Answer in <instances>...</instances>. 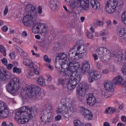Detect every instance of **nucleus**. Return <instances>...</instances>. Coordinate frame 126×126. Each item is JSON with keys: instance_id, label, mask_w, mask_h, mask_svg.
I'll list each match as a JSON object with an SVG mask.
<instances>
[{"instance_id": "obj_23", "label": "nucleus", "mask_w": 126, "mask_h": 126, "mask_svg": "<svg viewBox=\"0 0 126 126\" xmlns=\"http://www.w3.org/2000/svg\"><path fill=\"white\" fill-rule=\"evenodd\" d=\"M23 63L28 67L30 68H34L33 62L30 59L25 58L23 59Z\"/></svg>"}, {"instance_id": "obj_4", "label": "nucleus", "mask_w": 126, "mask_h": 126, "mask_svg": "<svg viewBox=\"0 0 126 126\" xmlns=\"http://www.w3.org/2000/svg\"><path fill=\"white\" fill-rule=\"evenodd\" d=\"M117 31L120 37L121 41L123 44L126 43V30L121 26L117 27Z\"/></svg>"}, {"instance_id": "obj_6", "label": "nucleus", "mask_w": 126, "mask_h": 126, "mask_svg": "<svg viewBox=\"0 0 126 126\" xmlns=\"http://www.w3.org/2000/svg\"><path fill=\"white\" fill-rule=\"evenodd\" d=\"M88 75L90 77L88 78V80L90 82H93V79L97 80L100 79L101 77V75L99 72L93 69L91 70L88 72Z\"/></svg>"}, {"instance_id": "obj_60", "label": "nucleus", "mask_w": 126, "mask_h": 126, "mask_svg": "<svg viewBox=\"0 0 126 126\" xmlns=\"http://www.w3.org/2000/svg\"><path fill=\"white\" fill-rule=\"evenodd\" d=\"M96 23L97 25L100 27H101L103 25L104 22L99 20H97L96 22Z\"/></svg>"}, {"instance_id": "obj_18", "label": "nucleus", "mask_w": 126, "mask_h": 126, "mask_svg": "<svg viewBox=\"0 0 126 126\" xmlns=\"http://www.w3.org/2000/svg\"><path fill=\"white\" fill-rule=\"evenodd\" d=\"M34 97L35 100H37L40 97V88L38 86L34 85Z\"/></svg>"}, {"instance_id": "obj_52", "label": "nucleus", "mask_w": 126, "mask_h": 126, "mask_svg": "<svg viewBox=\"0 0 126 126\" xmlns=\"http://www.w3.org/2000/svg\"><path fill=\"white\" fill-rule=\"evenodd\" d=\"M7 125H10L11 126H13V124L11 122L9 121L3 122L1 124V126H7Z\"/></svg>"}, {"instance_id": "obj_58", "label": "nucleus", "mask_w": 126, "mask_h": 126, "mask_svg": "<svg viewBox=\"0 0 126 126\" xmlns=\"http://www.w3.org/2000/svg\"><path fill=\"white\" fill-rule=\"evenodd\" d=\"M56 36V34L55 32L54 31H51L50 32V37L51 38L52 40L54 39V37Z\"/></svg>"}, {"instance_id": "obj_16", "label": "nucleus", "mask_w": 126, "mask_h": 126, "mask_svg": "<svg viewBox=\"0 0 126 126\" xmlns=\"http://www.w3.org/2000/svg\"><path fill=\"white\" fill-rule=\"evenodd\" d=\"M74 47L70 49L68 52V55L69 58L72 60L79 59L76 51L75 50Z\"/></svg>"}, {"instance_id": "obj_51", "label": "nucleus", "mask_w": 126, "mask_h": 126, "mask_svg": "<svg viewBox=\"0 0 126 126\" xmlns=\"http://www.w3.org/2000/svg\"><path fill=\"white\" fill-rule=\"evenodd\" d=\"M44 113L43 112H42L41 113V114L42 115L43 114H44ZM49 116L48 117H48H46L44 115L43 116V115H42L41 116V117H40V118L41 119H42L41 121H42L44 123L46 121H45V120L47 119H49L50 118V117L51 116Z\"/></svg>"}, {"instance_id": "obj_27", "label": "nucleus", "mask_w": 126, "mask_h": 126, "mask_svg": "<svg viewBox=\"0 0 126 126\" xmlns=\"http://www.w3.org/2000/svg\"><path fill=\"white\" fill-rule=\"evenodd\" d=\"M24 114H22L20 112V111H19L17 110L16 112L15 119V120L18 123V122L19 121V120L21 119L23 116H24Z\"/></svg>"}, {"instance_id": "obj_21", "label": "nucleus", "mask_w": 126, "mask_h": 126, "mask_svg": "<svg viewBox=\"0 0 126 126\" xmlns=\"http://www.w3.org/2000/svg\"><path fill=\"white\" fill-rule=\"evenodd\" d=\"M89 1L88 0H81L80 6L83 10H88L89 8Z\"/></svg>"}, {"instance_id": "obj_11", "label": "nucleus", "mask_w": 126, "mask_h": 126, "mask_svg": "<svg viewBox=\"0 0 126 126\" xmlns=\"http://www.w3.org/2000/svg\"><path fill=\"white\" fill-rule=\"evenodd\" d=\"M36 20H34L33 22L32 25V31L34 33H38L40 32V29L41 27L43 28L44 25L40 23H35Z\"/></svg>"}, {"instance_id": "obj_10", "label": "nucleus", "mask_w": 126, "mask_h": 126, "mask_svg": "<svg viewBox=\"0 0 126 126\" xmlns=\"http://www.w3.org/2000/svg\"><path fill=\"white\" fill-rule=\"evenodd\" d=\"M90 65L88 62L86 61H84L82 63V66L80 68L81 72L84 74H86L90 71Z\"/></svg>"}, {"instance_id": "obj_47", "label": "nucleus", "mask_w": 126, "mask_h": 126, "mask_svg": "<svg viewBox=\"0 0 126 126\" xmlns=\"http://www.w3.org/2000/svg\"><path fill=\"white\" fill-rule=\"evenodd\" d=\"M45 108L46 109L45 110V111H46V110H47V112L46 115L47 116L48 115L51 116V113L50 112V111L52 110V107L50 106H48L47 107H46Z\"/></svg>"}, {"instance_id": "obj_15", "label": "nucleus", "mask_w": 126, "mask_h": 126, "mask_svg": "<svg viewBox=\"0 0 126 126\" xmlns=\"http://www.w3.org/2000/svg\"><path fill=\"white\" fill-rule=\"evenodd\" d=\"M122 54H119L117 53L114 52L111 54V58H114L115 62L117 63H121L122 60H123V57H122Z\"/></svg>"}, {"instance_id": "obj_28", "label": "nucleus", "mask_w": 126, "mask_h": 126, "mask_svg": "<svg viewBox=\"0 0 126 126\" xmlns=\"http://www.w3.org/2000/svg\"><path fill=\"white\" fill-rule=\"evenodd\" d=\"M15 47L16 50L19 53L20 55L23 57H26L28 56L27 54L24 52L22 49L17 45H15Z\"/></svg>"}, {"instance_id": "obj_17", "label": "nucleus", "mask_w": 126, "mask_h": 126, "mask_svg": "<svg viewBox=\"0 0 126 126\" xmlns=\"http://www.w3.org/2000/svg\"><path fill=\"white\" fill-rule=\"evenodd\" d=\"M50 7L51 10L55 11L59 8V3L58 0H51Z\"/></svg>"}, {"instance_id": "obj_54", "label": "nucleus", "mask_w": 126, "mask_h": 126, "mask_svg": "<svg viewBox=\"0 0 126 126\" xmlns=\"http://www.w3.org/2000/svg\"><path fill=\"white\" fill-rule=\"evenodd\" d=\"M0 51L2 53L3 55L5 56L6 55V51L4 47L0 45Z\"/></svg>"}, {"instance_id": "obj_25", "label": "nucleus", "mask_w": 126, "mask_h": 126, "mask_svg": "<svg viewBox=\"0 0 126 126\" xmlns=\"http://www.w3.org/2000/svg\"><path fill=\"white\" fill-rule=\"evenodd\" d=\"M32 118V116L27 115L25 116V115L23 116L21 119L19 120L18 123L22 124L26 123L29 121V120H31Z\"/></svg>"}, {"instance_id": "obj_13", "label": "nucleus", "mask_w": 126, "mask_h": 126, "mask_svg": "<svg viewBox=\"0 0 126 126\" xmlns=\"http://www.w3.org/2000/svg\"><path fill=\"white\" fill-rule=\"evenodd\" d=\"M87 103L90 106L94 105L96 102L95 98L93 94L90 93L87 96Z\"/></svg>"}, {"instance_id": "obj_41", "label": "nucleus", "mask_w": 126, "mask_h": 126, "mask_svg": "<svg viewBox=\"0 0 126 126\" xmlns=\"http://www.w3.org/2000/svg\"><path fill=\"white\" fill-rule=\"evenodd\" d=\"M124 2V0H118L117 1L118 7L119 9L121 10L122 8Z\"/></svg>"}, {"instance_id": "obj_32", "label": "nucleus", "mask_w": 126, "mask_h": 126, "mask_svg": "<svg viewBox=\"0 0 126 126\" xmlns=\"http://www.w3.org/2000/svg\"><path fill=\"white\" fill-rule=\"evenodd\" d=\"M63 77V78H60L58 79V83L59 84L62 85L66 84L68 82V81H69L68 78L64 77Z\"/></svg>"}, {"instance_id": "obj_62", "label": "nucleus", "mask_w": 126, "mask_h": 126, "mask_svg": "<svg viewBox=\"0 0 126 126\" xmlns=\"http://www.w3.org/2000/svg\"><path fill=\"white\" fill-rule=\"evenodd\" d=\"M86 35L88 38L89 39H92L93 37V34L91 32H86Z\"/></svg>"}, {"instance_id": "obj_33", "label": "nucleus", "mask_w": 126, "mask_h": 126, "mask_svg": "<svg viewBox=\"0 0 126 126\" xmlns=\"http://www.w3.org/2000/svg\"><path fill=\"white\" fill-rule=\"evenodd\" d=\"M56 60V59L55 63V67L60 72H62L63 71V70L64 68H63L62 67L63 66L62 65H61L59 61L57 62Z\"/></svg>"}, {"instance_id": "obj_9", "label": "nucleus", "mask_w": 126, "mask_h": 126, "mask_svg": "<svg viewBox=\"0 0 126 126\" xmlns=\"http://www.w3.org/2000/svg\"><path fill=\"white\" fill-rule=\"evenodd\" d=\"M112 81L113 84L115 85L120 84L124 87L126 86V81L124 80L120 75L114 78Z\"/></svg>"}, {"instance_id": "obj_12", "label": "nucleus", "mask_w": 126, "mask_h": 126, "mask_svg": "<svg viewBox=\"0 0 126 126\" xmlns=\"http://www.w3.org/2000/svg\"><path fill=\"white\" fill-rule=\"evenodd\" d=\"M10 76L6 74L3 68H0V80L6 81L9 79Z\"/></svg>"}, {"instance_id": "obj_35", "label": "nucleus", "mask_w": 126, "mask_h": 126, "mask_svg": "<svg viewBox=\"0 0 126 126\" xmlns=\"http://www.w3.org/2000/svg\"><path fill=\"white\" fill-rule=\"evenodd\" d=\"M102 47H100L98 48L96 50L97 53L98 55V56L100 59L102 60L101 57L104 55Z\"/></svg>"}, {"instance_id": "obj_55", "label": "nucleus", "mask_w": 126, "mask_h": 126, "mask_svg": "<svg viewBox=\"0 0 126 126\" xmlns=\"http://www.w3.org/2000/svg\"><path fill=\"white\" fill-rule=\"evenodd\" d=\"M21 94L22 96L23 97L25 96H27L28 95V93L27 92L26 90H24V89L21 90Z\"/></svg>"}, {"instance_id": "obj_34", "label": "nucleus", "mask_w": 126, "mask_h": 126, "mask_svg": "<svg viewBox=\"0 0 126 126\" xmlns=\"http://www.w3.org/2000/svg\"><path fill=\"white\" fill-rule=\"evenodd\" d=\"M84 42L82 40H78L77 41L75 46L74 47V49L78 48L81 47H84Z\"/></svg>"}, {"instance_id": "obj_46", "label": "nucleus", "mask_w": 126, "mask_h": 126, "mask_svg": "<svg viewBox=\"0 0 126 126\" xmlns=\"http://www.w3.org/2000/svg\"><path fill=\"white\" fill-rule=\"evenodd\" d=\"M66 85L68 89L69 90H72L74 89L76 86L70 82H67Z\"/></svg>"}, {"instance_id": "obj_61", "label": "nucleus", "mask_w": 126, "mask_h": 126, "mask_svg": "<svg viewBox=\"0 0 126 126\" xmlns=\"http://www.w3.org/2000/svg\"><path fill=\"white\" fill-rule=\"evenodd\" d=\"M108 33V31L105 29L102 30L100 32V34L101 35L103 36L106 35Z\"/></svg>"}, {"instance_id": "obj_59", "label": "nucleus", "mask_w": 126, "mask_h": 126, "mask_svg": "<svg viewBox=\"0 0 126 126\" xmlns=\"http://www.w3.org/2000/svg\"><path fill=\"white\" fill-rule=\"evenodd\" d=\"M44 61L46 62L49 63L51 61V59L48 58V56L46 55H45L44 56Z\"/></svg>"}, {"instance_id": "obj_36", "label": "nucleus", "mask_w": 126, "mask_h": 126, "mask_svg": "<svg viewBox=\"0 0 126 126\" xmlns=\"http://www.w3.org/2000/svg\"><path fill=\"white\" fill-rule=\"evenodd\" d=\"M31 15V16L33 17H34V20H36L37 17L38 16L37 13V10L35 8V7H33V8H32V11L30 12Z\"/></svg>"}, {"instance_id": "obj_53", "label": "nucleus", "mask_w": 126, "mask_h": 126, "mask_svg": "<svg viewBox=\"0 0 126 126\" xmlns=\"http://www.w3.org/2000/svg\"><path fill=\"white\" fill-rule=\"evenodd\" d=\"M74 123L75 126H80L81 124V122L78 120H74Z\"/></svg>"}, {"instance_id": "obj_29", "label": "nucleus", "mask_w": 126, "mask_h": 126, "mask_svg": "<svg viewBox=\"0 0 126 126\" xmlns=\"http://www.w3.org/2000/svg\"><path fill=\"white\" fill-rule=\"evenodd\" d=\"M106 9L107 12L109 13H111L115 10L116 8L108 3H106Z\"/></svg>"}, {"instance_id": "obj_1", "label": "nucleus", "mask_w": 126, "mask_h": 126, "mask_svg": "<svg viewBox=\"0 0 126 126\" xmlns=\"http://www.w3.org/2000/svg\"><path fill=\"white\" fill-rule=\"evenodd\" d=\"M68 66V68L66 67L63 69V72L64 73L65 75V77L69 78L72 76L74 71L77 70L79 67L80 65L77 62L72 61V62H68V63L67 65H64Z\"/></svg>"}, {"instance_id": "obj_43", "label": "nucleus", "mask_w": 126, "mask_h": 126, "mask_svg": "<svg viewBox=\"0 0 126 126\" xmlns=\"http://www.w3.org/2000/svg\"><path fill=\"white\" fill-rule=\"evenodd\" d=\"M28 107L23 106L22 107L20 108L18 110L19 111H20V112L21 113H22L24 114V115L25 116L26 115V110L28 108Z\"/></svg>"}, {"instance_id": "obj_57", "label": "nucleus", "mask_w": 126, "mask_h": 126, "mask_svg": "<svg viewBox=\"0 0 126 126\" xmlns=\"http://www.w3.org/2000/svg\"><path fill=\"white\" fill-rule=\"evenodd\" d=\"M122 71L124 75H126V63L122 67Z\"/></svg>"}, {"instance_id": "obj_7", "label": "nucleus", "mask_w": 126, "mask_h": 126, "mask_svg": "<svg viewBox=\"0 0 126 126\" xmlns=\"http://www.w3.org/2000/svg\"><path fill=\"white\" fill-rule=\"evenodd\" d=\"M9 114L7 106L4 103L0 101V118H6Z\"/></svg>"}, {"instance_id": "obj_44", "label": "nucleus", "mask_w": 126, "mask_h": 126, "mask_svg": "<svg viewBox=\"0 0 126 126\" xmlns=\"http://www.w3.org/2000/svg\"><path fill=\"white\" fill-rule=\"evenodd\" d=\"M65 108V105H63L61 106L60 107H59L57 111V112L58 113H62L63 114V113L64 111H63Z\"/></svg>"}, {"instance_id": "obj_24", "label": "nucleus", "mask_w": 126, "mask_h": 126, "mask_svg": "<svg viewBox=\"0 0 126 126\" xmlns=\"http://www.w3.org/2000/svg\"><path fill=\"white\" fill-rule=\"evenodd\" d=\"M34 85L31 84L27 86L26 88V91L28 94L31 96H32V97H34Z\"/></svg>"}, {"instance_id": "obj_64", "label": "nucleus", "mask_w": 126, "mask_h": 126, "mask_svg": "<svg viewBox=\"0 0 126 126\" xmlns=\"http://www.w3.org/2000/svg\"><path fill=\"white\" fill-rule=\"evenodd\" d=\"M34 75V74L33 72H30L27 74V76L28 78H30L32 76H33Z\"/></svg>"}, {"instance_id": "obj_3", "label": "nucleus", "mask_w": 126, "mask_h": 126, "mask_svg": "<svg viewBox=\"0 0 126 126\" xmlns=\"http://www.w3.org/2000/svg\"><path fill=\"white\" fill-rule=\"evenodd\" d=\"M61 103L62 105H65L66 111L63 113V116L67 118L71 116L74 110L72 105L71 101L69 99H63L62 100Z\"/></svg>"}, {"instance_id": "obj_8", "label": "nucleus", "mask_w": 126, "mask_h": 126, "mask_svg": "<svg viewBox=\"0 0 126 126\" xmlns=\"http://www.w3.org/2000/svg\"><path fill=\"white\" fill-rule=\"evenodd\" d=\"M34 17L29 14L26 15L22 20V23L26 26L30 27L32 25L33 22L34 21Z\"/></svg>"}, {"instance_id": "obj_39", "label": "nucleus", "mask_w": 126, "mask_h": 126, "mask_svg": "<svg viewBox=\"0 0 126 126\" xmlns=\"http://www.w3.org/2000/svg\"><path fill=\"white\" fill-rule=\"evenodd\" d=\"M37 81L38 84L41 86H44L46 85L45 81L43 77H40L38 78Z\"/></svg>"}, {"instance_id": "obj_2", "label": "nucleus", "mask_w": 126, "mask_h": 126, "mask_svg": "<svg viewBox=\"0 0 126 126\" xmlns=\"http://www.w3.org/2000/svg\"><path fill=\"white\" fill-rule=\"evenodd\" d=\"M19 79L16 78L11 79L7 84L6 87L8 91L13 94L17 91L20 87Z\"/></svg>"}, {"instance_id": "obj_26", "label": "nucleus", "mask_w": 126, "mask_h": 126, "mask_svg": "<svg viewBox=\"0 0 126 126\" xmlns=\"http://www.w3.org/2000/svg\"><path fill=\"white\" fill-rule=\"evenodd\" d=\"M91 6L95 10L99 9L100 7V4L96 0H91L90 2Z\"/></svg>"}, {"instance_id": "obj_37", "label": "nucleus", "mask_w": 126, "mask_h": 126, "mask_svg": "<svg viewBox=\"0 0 126 126\" xmlns=\"http://www.w3.org/2000/svg\"><path fill=\"white\" fill-rule=\"evenodd\" d=\"M106 3L109 5L112 6L115 8L117 5V0H108Z\"/></svg>"}, {"instance_id": "obj_40", "label": "nucleus", "mask_w": 126, "mask_h": 126, "mask_svg": "<svg viewBox=\"0 0 126 126\" xmlns=\"http://www.w3.org/2000/svg\"><path fill=\"white\" fill-rule=\"evenodd\" d=\"M34 6L31 4H27L26 6V10L27 13L30 12L32 11Z\"/></svg>"}, {"instance_id": "obj_63", "label": "nucleus", "mask_w": 126, "mask_h": 126, "mask_svg": "<svg viewBox=\"0 0 126 126\" xmlns=\"http://www.w3.org/2000/svg\"><path fill=\"white\" fill-rule=\"evenodd\" d=\"M102 48H103V53H104V55L106 54V53L108 54L109 53V50L107 49L106 48L102 47Z\"/></svg>"}, {"instance_id": "obj_20", "label": "nucleus", "mask_w": 126, "mask_h": 126, "mask_svg": "<svg viewBox=\"0 0 126 126\" xmlns=\"http://www.w3.org/2000/svg\"><path fill=\"white\" fill-rule=\"evenodd\" d=\"M76 49L77 50L76 51L77 54L78 56L79 59V58H80V56H83L84 55H86V51L87 50L86 48L81 47Z\"/></svg>"}, {"instance_id": "obj_45", "label": "nucleus", "mask_w": 126, "mask_h": 126, "mask_svg": "<svg viewBox=\"0 0 126 126\" xmlns=\"http://www.w3.org/2000/svg\"><path fill=\"white\" fill-rule=\"evenodd\" d=\"M13 71L14 73L19 74L21 72V70L20 68L15 67L13 68Z\"/></svg>"}, {"instance_id": "obj_5", "label": "nucleus", "mask_w": 126, "mask_h": 126, "mask_svg": "<svg viewBox=\"0 0 126 126\" xmlns=\"http://www.w3.org/2000/svg\"><path fill=\"white\" fill-rule=\"evenodd\" d=\"M81 78V76L76 72H74L72 76L68 78V82H70L75 86L79 82Z\"/></svg>"}, {"instance_id": "obj_50", "label": "nucleus", "mask_w": 126, "mask_h": 126, "mask_svg": "<svg viewBox=\"0 0 126 126\" xmlns=\"http://www.w3.org/2000/svg\"><path fill=\"white\" fill-rule=\"evenodd\" d=\"M32 112L31 110L28 107L27 109L26 112L27 114H26V115L28 116H32V117H33V114L32 113Z\"/></svg>"}, {"instance_id": "obj_14", "label": "nucleus", "mask_w": 126, "mask_h": 126, "mask_svg": "<svg viewBox=\"0 0 126 126\" xmlns=\"http://www.w3.org/2000/svg\"><path fill=\"white\" fill-rule=\"evenodd\" d=\"M104 85L106 90L109 92H112L114 90L113 85L112 81H110L108 82L106 81L104 83Z\"/></svg>"}, {"instance_id": "obj_22", "label": "nucleus", "mask_w": 126, "mask_h": 126, "mask_svg": "<svg viewBox=\"0 0 126 126\" xmlns=\"http://www.w3.org/2000/svg\"><path fill=\"white\" fill-rule=\"evenodd\" d=\"M56 60L58 59L61 60H64V65H63V66L67 65L68 63V62H70L69 61H67V59L66 55L64 53H60L58 56L56 57Z\"/></svg>"}, {"instance_id": "obj_56", "label": "nucleus", "mask_w": 126, "mask_h": 126, "mask_svg": "<svg viewBox=\"0 0 126 126\" xmlns=\"http://www.w3.org/2000/svg\"><path fill=\"white\" fill-rule=\"evenodd\" d=\"M84 117L86 119L88 120H91L93 118V115L92 113L90 114H89L85 115Z\"/></svg>"}, {"instance_id": "obj_30", "label": "nucleus", "mask_w": 126, "mask_h": 126, "mask_svg": "<svg viewBox=\"0 0 126 126\" xmlns=\"http://www.w3.org/2000/svg\"><path fill=\"white\" fill-rule=\"evenodd\" d=\"M78 86L81 88L83 90L85 91L86 92H87L89 89V86L87 85V83H80L78 85Z\"/></svg>"}, {"instance_id": "obj_19", "label": "nucleus", "mask_w": 126, "mask_h": 126, "mask_svg": "<svg viewBox=\"0 0 126 126\" xmlns=\"http://www.w3.org/2000/svg\"><path fill=\"white\" fill-rule=\"evenodd\" d=\"M76 49L77 50L76 51L77 54L78 56L79 59V58H80V56H83L84 55H86V51L87 50L86 48L81 47Z\"/></svg>"}, {"instance_id": "obj_38", "label": "nucleus", "mask_w": 126, "mask_h": 126, "mask_svg": "<svg viewBox=\"0 0 126 126\" xmlns=\"http://www.w3.org/2000/svg\"><path fill=\"white\" fill-rule=\"evenodd\" d=\"M77 94L80 96H82L85 95V91L82 89L81 88L78 86L77 89Z\"/></svg>"}, {"instance_id": "obj_49", "label": "nucleus", "mask_w": 126, "mask_h": 126, "mask_svg": "<svg viewBox=\"0 0 126 126\" xmlns=\"http://www.w3.org/2000/svg\"><path fill=\"white\" fill-rule=\"evenodd\" d=\"M88 110L83 107H81L79 110L80 112L82 114L84 115Z\"/></svg>"}, {"instance_id": "obj_42", "label": "nucleus", "mask_w": 126, "mask_h": 126, "mask_svg": "<svg viewBox=\"0 0 126 126\" xmlns=\"http://www.w3.org/2000/svg\"><path fill=\"white\" fill-rule=\"evenodd\" d=\"M121 20L123 23L126 25V10L125 11L122 15Z\"/></svg>"}, {"instance_id": "obj_31", "label": "nucleus", "mask_w": 126, "mask_h": 126, "mask_svg": "<svg viewBox=\"0 0 126 126\" xmlns=\"http://www.w3.org/2000/svg\"><path fill=\"white\" fill-rule=\"evenodd\" d=\"M111 54L110 53H109L108 54L106 53L105 55H104L101 57L102 60L100 59V60L103 62H108L111 58Z\"/></svg>"}, {"instance_id": "obj_48", "label": "nucleus", "mask_w": 126, "mask_h": 126, "mask_svg": "<svg viewBox=\"0 0 126 126\" xmlns=\"http://www.w3.org/2000/svg\"><path fill=\"white\" fill-rule=\"evenodd\" d=\"M44 27L43 28L41 27L40 29V32H39L41 34L43 35H45L47 32V31L45 29L46 27L44 25Z\"/></svg>"}]
</instances>
